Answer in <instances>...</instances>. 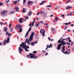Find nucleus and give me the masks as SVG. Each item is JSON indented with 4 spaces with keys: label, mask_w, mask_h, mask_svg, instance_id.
<instances>
[{
    "label": "nucleus",
    "mask_w": 74,
    "mask_h": 74,
    "mask_svg": "<svg viewBox=\"0 0 74 74\" xmlns=\"http://www.w3.org/2000/svg\"><path fill=\"white\" fill-rule=\"evenodd\" d=\"M61 38L58 41V43H61V44H62V45H64L66 44V42L64 41H61Z\"/></svg>",
    "instance_id": "obj_5"
},
{
    "label": "nucleus",
    "mask_w": 74,
    "mask_h": 74,
    "mask_svg": "<svg viewBox=\"0 0 74 74\" xmlns=\"http://www.w3.org/2000/svg\"><path fill=\"white\" fill-rule=\"evenodd\" d=\"M71 40L70 39L69 40V42H71Z\"/></svg>",
    "instance_id": "obj_63"
},
{
    "label": "nucleus",
    "mask_w": 74,
    "mask_h": 74,
    "mask_svg": "<svg viewBox=\"0 0 74 74\" xmlns=\"http://www.w3.org/2000/svg\"><path fill=\"white\" fill-rule=\"evenodd\" d=\"M25 18L27 19H29V17L28 16L26 17Z\"/></svg>",
    "instance_id": "obj_49"
},
{
    "label": "nucleus",
    "mask_w": 74,
    "mask_h": 74,
    "mask_svg": "<svg viewBox=\"0 0 74 74\" xmlns=\"http://www.w3.org/2000/svg\"><path fill=\"white\" fill-rule=\"evenodd\" d=\"M39 25V24L38 23H37L36 25L35 26L36 27H38V26Z\"/></svg>",
    "instance_id": "obj_33"
},
{
    "label": "nucleus",
    "mask_w": 74,
    "mask_h": 74,
    "mask_svg": "<svg viewBox=\"0 0 74 74\" xmlns=\"http://www.w3.org/2000/svg\"><path fill=\"white\" fill-rule=\"evenodd\" d=\"M66 39H67V40H70V37H69L68 38H67Z\"/></svg>",
    "instance_id": "obj_54"
},
{
    "label": "nucleus",
    "mask_w": 74,
    "mask_h": 74,
    "mask_svg": "<svg viewBox=\"0 0 74 74\" xmlns=\"http://www.w3.org/2000/svg\"><path fill=\"white\" fill-rule=\"evenodd\" d=\"M8 31H7L6 33V36H7V35H8Z\"/></svg>",
    "instance_id": "obj_50"
},
{
    "label": "nucleus",
    "mask_w": 74,
    "mask_h": 74,
    "mask_svg": "<svg viewBox=\"0 0 74 74\" xmlns=\"http://www.w3.org/2000/svg\"><path fill=\"white\" fill-rule=\"evenodd\" d=\"M33 53H37V51H34V52H33Z\"/></svg>",
    "instance_id": "obj_44"
},
{
    "label": "nucleus",
    "mask_w": 74,
    "mask_h": 74,
    "mask_svg": "<svg viewBox=\"0 0 74 74\" xmlns=\"http://www.w3.org/2000/svg\"><path fill=\"white\" fill-rule=\"evenodd\" d=\"M29 41V39L28 38H27L25 40V42H24L23 43L22 42L21 44H20V47H22V48H24L26 52H27V51L28 52H29V50H27V49H29V46H27L25 44L26 42H27Z\"/></svg>",
    "instance_id": "obj_1"
},
{
    "label": "nucleus",
    "mask_w": 74,
    "mask_h": 74,
    "mask_svg": "<svg viewBox=\"0 0 74 74\" xmlns=\"http://www.w3.org/2000/svg\"><path fill=\"white\" fill-rule=\"evenodd\" d=\"M51 5H48L47 6V7H51Z\"/></svg>",
    "instance_id": "obj_39"
},
{
    "label": "nucleus",
    "mask_w": 74,
    "mask_h": 74,
    "mask_svg": "<svg viewBox=\"0 0 74 74\" xmlns=\"http://www.w3.org/2000/svg\"><path fill=\"white\" fill-rule=\"evenodd\" d=\"M8 2H10V0H8V1H7L6 2V3H8Z\"/></svg>",
    "instance_id": "obj_45"
},
{
    "label": "nucleus",
    "mask_w": 74,
    "mask_h": 74,
    "mask_svg": "<svg viewBox=\"0 0 74 74\" xmlns=\"http://www.w3.org/2000/svg\"><path fill=\"white\" fill-rule=\"evenodd\" d=\"M68 45H70V43H66Z\"/></svg>",
    "instance_id": "obj_60"
},
{
    "label": "nucleus",
    "mask_w": 74,
    "mask_h": 74,
    "mask_svg": "<svg viewBox=\"0 0 74 74\" xmlns=\"http://www.w3.org/2000/svg\"><path fill=\"white\" fill-rule=\"evenodd\" d=\"M1 16H7V14L4 13V12H1Z\"/></svg>",
    "instance_id": "obj_9"
},
{
    "label": "nucleus",
    "mask_w": 74,
    "mask_h": 74,
    "mask_svg": "<svg viewBox=\"0 0 74 74\" xmlns=\"http://www.w3.org/2000/svg\"><path fill=\"white\" fill-rule=\"evenodd\" d=\"M22 28H21L19 31V33H21V32H22Z\"/></svg>",
    "instance_id": "obj_34"
},
{
    "label": "nucleus",
    "mask_w": 74,
    "mask_h": 74,
    "mask_svg": "<svg viewBox=\"0 0 74 74\" xmlns=\"http://www.w3.org/2000/svg\"><path fill=\"white\" fill-rule=\"evenodd\" d=\"M71 23H65L64 24H65V25H70Z\"/></svg>",
    "instance_id": "obj_23"
},
{
    "label": "nucleus",
    "mask_w": 74,
    "mask_h": 74,
    "mask_svg": "<svg viewBox=\"0 0 74 74\" xmlns=\"http://www.w3.org/2000/svg\"><path fill=\"white\" fill-rule=\"evenodd\" d=\"M53 15L51 14V16H50V17H53Z\"/></svg>",
    "instance_id": "obj_61"
},
{
    "label": "nucleus",
    "mask_w": 74,
    "mask_h": 74,
    "mask_svg": "<svg viewBox=\"0 0 74 74\" xmlns=\"http://www.w3.org/2000/svg\"><path fill=\"white\" fill-rule=\"evenodd\" d=\"M54 30H55V28H52L51 30L52 32H53Z\"/></svg>",
    "instance_id": "obj_40"
},
{
    "label": "nucleus",
    "mask_w": 74,
    "mask_h": 74,
    "mask_svg": "<svg viewBox=\"0 0 74 74\" xmlns=\"http://www.w3.org/2000/svg\"><path fill=\"white\" fill-rule=\"evenodd\" d=\"M10 13H11V14H15V11H13L11 12Z\"/></svg>",
    "instance_id": "obj_29"
},
{
    "label": "nucleus",
    "mask_w": 74,
    "mask_h": 74,
    "mask_svg": "<svg viewBox=\"0 0 74 74\" xmlns=\"http://www.w3.org/2000/svg\"><path fill=\"white\" fill-rule=\"evenodd\" d=\"M13 28H11V32H12L13 30Z\"/></svg>",
    "instance_id": "obj_42"
},
{
    "label": "nucleus",
    "mask_w": 74,
    "mask_h": 74,
    "mask_svg": "<svg viewBox=\"0 0 74 74\" xmlns=\"http://www.w3.org/2000/svg\"><path fill=\"white\" fill-rule=\"evenodd\" d=\"M44 25H47V26H48V23H43Z\"/></svg>",
    "instance_id": "obj_35"
},
{
    "label": "nucleus",
    "mask_w": 74,
    "mask_h": 74,
    "mask_svg": "<svg viewBox=\"0 0 74 74\" xmlns=\"http://www.w3.org/2000/svg\"><path fill=\"white\" fill-rule=\"evenodd\" d=\"M52 47H53V46H52V44H50L49 45V48H52Z\"/></svg>",
    "instance_id": "obj_25"
},
{
    "label": "nucleus",
    "mask_w": 74,
    "mask_h": 74,
    "mask_svg": "<svg viewBox=\"0 0 74 74\" xmlns=\"http://www.w3.org/2000/svg\"><path fill=\"white\" fill-rule=\"evenodd\" d=\"M0 24L1 25H3V23H0Z\"/></svg>",
    "instance_id": "obj_62"
},
{
    "label": "nucleus",
    "mask_w": 74,
    "mask_h": 74,
    "mask_svg": "<svg viewBox=\"0 0 74 74\" xmlns=\"http://www.w3.org/2000/svg\"><path fill=\"white\" fill-rule=\"evenodd\" d=\"M46 29H48V26L47 25L46 26Z\"/></svg>",
    "instance_id": "obj_52"
},
{
    "label": "nucleus",
    "mask_w": 74,
    "mask_h": 74,
    "mask_svg": "<svg viewBox=\"0 0 74 74\" xmlns=\"http://www.w3.org/2000/svg\"><path fill=\"white\" fill-rule=\"evenodd\" d=\"M35 21H36V18H35L33 21V22H32V26H34V22H35Z\"/></svg>",
    "instance_id": "obj_19"
},
{
    "label": "nucleus",
    "mask_w": 74,
    "mask_h": 74,
    "mask_svg": "<svg viewBox=\"0 0 74 74\" xmlns=\"http://www.w3.org/2000/svg\"><path fill=\"white\" fill-rule=\"evenodd\" d=\"M66 29H67V27H65L64 28V30H66Z\"/></svg>",
    "instance_id": "obj_56"
},
{
    "label": "nucleus",
    "mask_w": 74,
    "mask_h": 74,
    "mask_svg": "<svg viewBox=\"0 0 74 74\" xmlns=\"http://www.w3.org/2000/svg\"><path fill=\"white\" fill-rule=\"evenodd\" d=\"M40 14V12H38L37 14V15H38Z\"/></svg>",
    "instance_id": "obj_58"
},
{
    "label": "nucleus",
    "mask_w": 74,
    "mask_h": 74,
    "mask_svg": "<svg viewBox=\"0 0 74 74\" xmlns=\"http://www.w3.org/2000/svg\"><path fill=\"white\" fill-rule=\"evenodd\" d=\"M70 0H69L67 1V2H66V3L67 4V3H69L70 2Z\"/></svg>",
    "instance_id": "obj_51"
},
{
    "label": "nucleus",
    "mask_w": 74,
    "mask_h": 74,
    "mask_svg": "<svg viewBox=\"0 0 74 74\" xmlns=\"http://www.w3.org/2000/svg\"><path fill=\"white\" fill-rule=\"evenodd\" d=\"M48 38L49 40V41H50L51 40V38H50L49 37H48Z\"/></svg>",
    "instance_id": "obj_59"
},
{
    "label": "nucleus",
    "mask_w": 74,
    "mask_h": 74,
    "mask_svg": "<svg viewBox=\"0 0 74 74\" xmlns=\"http://www.w3.org/2000/svg\"><path fill=\"white\" fill-rule=\"evenodd\" d=\"M40 14H41H41H44V12H43L42 11H41L40 12Z\"/></svg>",
    "instance_id": "obj_31"
},
{
    "label": "nucleus",
    "mask_w": 74,
    "mask_h": 74,
    "mask_svg": "<svg viewBox=\"0 0 74 74\" xmlns=\"http://www.w3.org/2000/svg\"><path fill=\"white\" fill-rule=\"evenodd\" d=\"M8 36H9V37H11V34L9 32L8 33Z\"/></svg>",
    "instance_id": "obj_26"
},
{
    "label": "nucleus",
    "mask_w": 74,
    "mask_h": 74,
    "mask_svg": "<svg viewBox=\"0 0 74 74\" xmlns=\"http://www.w3.org/2000/svg\"><path fill=\"white\" fill-rule=\"evenodd\" d=\"M71 53V52H69V53H67V55H69V53Z\"/></svg>",
    "instance_id": "obj_64"
},
{
    "label": "nucleus",
    "mask_w": 74,
    "mask_h": 74,
    "mask_svg": "<svg viewBox=\"0 0 74 74\" xmlns=\"http://www.w3.org/2000/svg\"><path fill=\"white\" fill-rule=\"evenodd\" d=\"M32 25H31L30 27L29 28L28 31H27V32L26 34H25V37H26L27 36H28V34H29V32H30L31 31V30H32Z\"/></svg>",
    "instance_id": "obj_7"
},
{
    "label": "nucleus",
    "mask_w": 74,
    "mask_h": 74,
    "mask_svg": "<svg viewBox=\"0 0 74 74\" xmlns=\"http://www.w3.org/2000/svg\"><path fill=\"white\" fill-rule=\"evenodd\" d=\"M32 11L29 12L28 13V16H30L32 15Z\"/></svg>",
    "instance_id": "obj_17"
},
{
    "label": "nucleus",
    "mask_w": 74,
    "mask_h": 74,
    "mask_svg": "<svg viewBox=\"0 0 74 74\" xmlns=\"http://www.w3.org/2000/svg\"><path fill=\"white\" fill-rule=\"evenodd\" d=\"M66 50V49H65V46H64L62 47V50H61V51L62 52H63L64 51Z\"/></svg>",
    "instance_id": "obj_15"
},
{
    "label": "nucleus",
    "mask_w": 74,
    "mask_h": 74,
    "mask_svg": "<svg viewBox=\"0 0 74 74\" xmlns=\"http://www.w3.org/2000/svg\"><path fill=\"white\" fill-rule=\"evenodd\" d=\"M31 44L32 46H34V43L33 42H32L31 43Z\"/></svg>",
    "instance_id": "obj_24"
},
{
    "label": "nucleus",
    "mask_w": 74,
    "mask_h": 74,
    "mask_svg": "<svg viewBox=\"0 0 74 74\" xmlns=\"http://www.w3.org/2000/svg\"><path fill=\"white\" fill-rule=\"evenodd\" d=\"M61 16L62 17H64V15H62Z\"/></svg>",
    "instance_id": "obj_53"
},
{
    "label": "nucleus",
    "mask_w": 74,
    "mask_h": 74,
    "mask_svg": "<svg viewBox=\"0 0 74 74\" xmlns=\"http://www.w3.org/2000/svg\"><path fill=\"white\" fill-rule=\"evenodd\" d=\"M34 3L32 1H28L27 2L28 6L29 7V5H30L31 4H33Z\"/></svg>",
    "instance_id": "obj_10"
},
{
    "label": "nucleus",
    "mask_w": 74,
    "mask_h": 74,
    "mask_svg": "<svg viewBox=\"0 0 74 74\" xmlns=\"http://www.w3.org/2000/svg\"><path fill=\"white\" fill-rule=\"evenodd\" d=\"M55 20L56 21H58V17H56L55 18Z\"/></svg>",
    "instance_id": "obj_38"
},
{
    "label": "nucleus",
    "mask_w": 74,
    "mask_h": 74,
    "mask_svg": "<svg viewBox=\"0 0 74 74\" xmlns=\"http://www.w3.org/2000/svg\"><path fill=\"white\" fill-rule=\"evenodd\" d=\"M11 24H10L9 25V27L10 28L11 27Z\"/></svg>",
    "instance_id": "obj_48"
},
{
    "label": "nucleus",
    "mask_w": 74,
    "mask_h": 74,
    "mask_svg": "<svg viewBox=\"0 0 74 74\" xmlns=\"http://www.w3.org/2000/svg\"><path fill=\"white\" fill-rule=\"evenodd\" d=\"M35 37L36 39H38V36L37 35H36L35 36Z\"/></svg>",
    "instance_id": "obj_32"
},
{
    "label": "nucleus",
    "mask_w": 74,
    "mask_h": 74,
    "mask_svg": "<svg viewBox=\"0 0 74 74\" xmlns=\"http://www.w3.org/2000/svg\"><path fill=\"white\" fill-rule=\"evenodd\" d=\"M48 48H49V45H47V48L46 49V50H47V49H48Z\"/></svg>",
    "instance_id": "obj_22"
},
{
    "label": "nucleus",
    "mask_w": 74,
    "mask_h": 74,
    "mask_svg": "<svg viewBox=\"0 0 74 74\" xmlns=\"http://www.w3.org/2000/svg\"><path fill=\"white\" fill-rule=\"evenodd\" d=\"M17 3H18V1H14V4H17Z\"/></svg>",
    "instance_id": "obj_28"
},
{
    "label": "nucleus",
    "mask_w": 74,
    "mask_h": 74,
    "mask_svg": "<svg viewBox=\"0 0 74 74\" xmlns=\"http://www.w3.org/2000/svg\"><path fill=\"white\" fill-rule=\"evenodd\" d=\"M46 1H42V3H40V5H42V4H44L45 3Z\"/></svg>",
    "instance_id": "obj_18"
},
{
    "label": "nucleus",
    "mask_w": 74,
    "mask_h": 74,
    "mask_svg": "<svg viewBox=\"0 0 74 74\" xmlns=\"http://www.w3.org/2000/svg\"><path fill=\"white\" fill-rule=\"evenodd\" d=\"M60 7H59V6H57L56 8V10H58V8H59Z\"/></svg>",
    "instance_id": "obj_36"
},
{
    "label": "nucleus",
    "mask_w": 74,
    "mask_h": 74,
    "mask_svg": "<svg viewBox=\"0 0 74 74\" xmlns=\"http://www.w3.org/2000/svg\"><path fill=\"white\" fill-rule=\"evenodd\" d=\"M37 41H36L34 42V43L35 44H37Z\"/></svg>",
    "instance_id": "obj_57"
},
{
    "label": "nucleus",
    "mask_w": 74,
    "mask_h": 74,
    "mask_svg": "<svg viewBox=\"0 0 74 74\" xmlns=\"http://www.w3.org/2000/svg\"><path fill=\"white\" fill-rule=\"evenodd\" d=\"M18 50L19 51V52L20 54H21V51L22 52L23 51V49L21 47H19Z\"/></svg>",
    "instance_id": "obj_12"
},
{
    "label": "nucleus",
    "mask_w": 74,
    "mask_h": 74,
    "mask_svg": "<svg viewBox=\"0 0 74 74\" xmlns=\"http://www.w3.org/2000/svg\"><path fill=\"white\" fill-rule=\"evenodd\" d=\"M40 23H41L42 24V23H44L43 22V21H40Z\"/></svg>",
    "instance_id": "obj_47"
},
{
    "label": "nucleus",
    "mask_w": 74,
    "mask_h": 74,
    "mask_svg": "<svg viewBox=\"0 0 74 74\" xmlns=\"http://www.w3.org/2000/svg\"><path fill=\"white\" fill-rule=\"evenodd\" d=\"M14 10H16V11H17L18 10H19V8H18V7H15L14 8Z\"/></svg>",
    "instance_id": "obj_20"
},
{
    "label": "nucleus",
    "mask_w": 74,
    "mask_h": 74,
    "mask_svg": "<svg viewBox=\"0 0 74 74\" xmlns=\"http://www.w3.org/2000/svg\"><path fill=\"white\" fill-rule=\"evenodd\" d=\"M40 34H42V36L43 37H45V31L44 29H40Z\"/></svg>",
    "instance_id": "obj_3"
},
{
    "label": "nucleus",
    "mask_w": 74,
    "mask_h": 74,
    "mask_svg": "<svg viewBox=\"0 0 74 74\" xmlns=\"http://www.w3.org/2000/svg\"><path fill=\"white\" fill-rule=\"evenodd\" d=\"M3 5V3H1L0 2V5Z\"/></svg>",
    "instance_id": "obj_41"
},
{
    "label": "nucleus",
    "mask_w": 74,
    "mask_h": 74,
    "mask_svg": "<svg viewBox=\"0 0 74 74\" xmlns=\"http://www.w3.org/2000/svg\"><path fill=\"white\" fill-rule=\"evenodd\" d=\"M54 41V40L53 39H51V42H52V41Z\"/></svg>",
    "instance_id": "obj_46"
},
{
    "label": "nucleus",
    "mask_w": 74,
    "mask_h": 74,
    "mask_svg": "<svg viewBox=\"0 0 74 74\" xmlns=\"http://www.w3.org/2000/svg\"><path fill=\"white\" fill-rule=\"evenodd\" d=\"M34 33H35L34 32H32V33L31 35H30L29 38V41L27 42L28 43V45H30V42H31V41L33 40V36L34 35Z\"/></svg>",
    "instance_id": "obj_2"
},
{
    "label": "nucleus",
    "mask_w": 74,
    "mask_h": 74,
    "mask_svg": "<svg viewBox=\"0 0 74 74\" xmlns=\"http://www.w3.org/2000/svg\"><path fill=\"white\" fill-rule=\"evenodd\" d=\"M3 29L4 31L6 32L7 31L8 29L7 27H5Z\"/></svg>",
    "instance_id": "obj_16"
},
{
    "label": "nucleus",
    "mask_w": 74,
    "mask_h": 74,
    "mask_svg": "<svg viewBox=\"0 0 74 74\" xmlns=\"http://www.w3.org/2000/svg\"><path fill=\"white\" fill-rule=\"evenodd\" d=\"M22 18H21L19 19V23H22L23 22V21L22 20Z\"/></svg>",
    "instance_id": "obj_14"
},
{
    "label": "nucleus",
    "mask_w": 74,
    "mask_h": 74,
    "mask_svg": "<svg viewBox=\"0 0 74 74\" xmlns=\"http://www.w3.org/2000/svg\"><path fill=\"white\" fill-rule=\"evenodd\" d=\"M73 7L71 6H67L66 7V10H69V9H70V8H71Z\"/></svg>",
    "instance_id": "obj_13"
},
{
    "label": "nucleus",
    "mask_w": 74,
    "mask_h": 74,
    "mask_svg": "<svg viewBox=\"0 0 74 74\" xmlns=\"http://www.w3.org/2000/svg\"><path fill=\"white\" fill-rule=\"evenodd\" d=\"M26 0H23V4H25V3H26Z\"/></svg>",
    "instance_id": "obj_30"
},
{
    "label": "nucleus",
    "mask_w": 74,
    "mask_h": 74,
    "mask_svg": "<svg viewBox=\"0 0 74 74\" xmlns=\"http://www.w3.org/2000/svg\"><path fill=\"white\" fill-rule=\"evenodd\" d=\"M21 25L18 24L16 26L15 29L17 28L18 29H21Z\"/></svg>",
    "instance_id": "obj_11"
},
{
    "label": "nucleus",
    "mask_w": 74,
    "mask_h": 74,
    "mask_svg": "<svg viewBox=\"0 0 74 74\" xmlns=\"http://www.w3.org/2000/svg\"><path fill=\"white\" fill-rule=\"evenodd\" d=\"M6 42L7 43H10V37H8L7 40H6L5 39L4 41L3 42V44L4 45H5V44H6Z\"/></svg>",
    "instance_id": "obj_4"
},
{
    "label": "nucleus",
    "mask_w": 74,
    "mask_h": 74,
    "mask_svg": "<svg viewBox=\"0 0 74 74\" xmlns=\"http://www.w3.org/2000/svg\"><path fill=\"white\" fill-rule=\"evenodd\" d=\"M62 44H59L57 46V50H60V48H61V47H62Z\"/></svg>",
    "instance_id": "obj_8"
},
{
    "label": "nucleus",
    "mask_w": 74,
    "mask_h": 74,
    "mask_svg": "<svg viewBox=\"0 0 74 74\" xmlns=\"http://www.w3.org/2000/svg\"><path fill=\"white\" fill-rule=\"evenodd\" d=\"M48 55V53H47L45 54V56H47V55Z\"/></svg>",
    "instance_id": "obj_55"
},
{
    "label": "nucleus",
    "mask_w": 74,
    "mask_h": 74,
    "mask_svg": "<svg viewBox=\"0 0 74 74\" xmlns=\"http://www.w3.org/2000/svg\"><path fill=\"white\" fill-rule=\"evenodd\" d=\"M62 53H65V54H67H67L68 53L67 52V51H66V52H64V51L62 52Z\"/></svg>",
    "instance_id": "obj_37"
},
{
    "label": "nucleus",
    "mask_w": 74,
    "mask_h": 74,
    "mask_svg": "<svg viewBox=\"0 0 74 74\" xmlns=\"http://www.w3.org/2000/svg\"><path fill=\"white\" fill-rule=\"evenodd\" d=\"M22 12H23V13H25V12H26V11H25V8H23Z\"/></svg>",
    "instance_id": "obj_21"
},
{
    "label": "nucleus",
    "mask_w": 74,
    "mask_h": 74,
    "mask_svg": "<svg viewBox=\"0 0 74 74\" xmlns=\"http://www.w3.org/2000/svg\"><path fill=\"white\" fill-rule=\"evenodd\" d=\"M29 55L27 56L28 58H34V56H33V54H32V53H29Z\"/></svg>",
    "instance_id": "obj_6"
},
{
    "label": "nucleus",
    "mask_w": 74,
    "mask_h": 74,
    "mask_svg": "<svg viewBox=\"0 0 74 74\" xmlns=\"http://www.w3.org/2000/svg\"><path fill=\"white\" fill-rule=\"evenodd\" d=\"M3 13H5V12H7V11H3Z\"/></svg>",
    "instance_id": "obj_43"
},
{
    "label": "nucleus",
    "mask_w": 74,
    "mask_h": 74,
    "mask_svg": "<svg viewBox=\"0 0 74 74\" xmlns=\"http://www.w3.org/2000/svg\"><path fill=\"white\" fill-rule=\"evenodd\" d=\"M33 56H34V58H35V59H36V58H39V57H38L39 56H38L37 57V56H35V57L33 55Z\"/></svg>",
    "instance_id": "obj_27"
}]
</instances>
